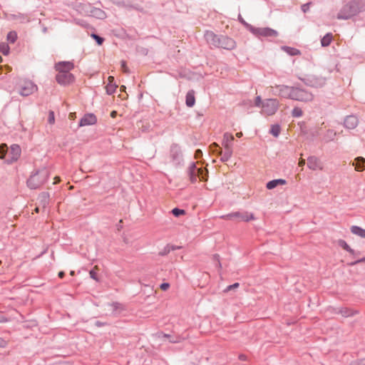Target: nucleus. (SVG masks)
Wrapping results in <instances>:
<instances>
[{
	"label": "nucleus",
	"instance_id": "obj_48",
	"mask_svg": "<svg viewBox=\"0 0 365 365\" xmlns=\"http://www.w3.org/2000/svg\"><path fill=\"white\" fill-rule=\"evenodd\" d=\"M262 103L261 98L259 96H257L255 99V105L257 106H259Z\"/></svg>",
	"mask_w": 365,
	"mask_h": 365
},
{
	"label": "nucleus",
	"instance_id": "obj_58",
	"mask_svg": "<svg viewBox=\"0 0 365 365\" xmlns=\"http://www.w3.org/2000/svg\"><path fill=\"white\" fill-rule=\"evenodd\" d=\"M64 274H65L64 272H62V271H61V272H58V277H59L60 278H63V277H64Z\"/></svg>",
	"mask_w": 365,
	"mask_h": 365
},
{
	"label": "nucleus",
	"instance_id": "obj_56",
	"mask_svg": "<svg viewBox=\"0 0 365 365\" xmlns=\"http://www.w3.org/2000/svg\"><path fill=\"white\" fill-rule=\"evenodd\" d=\"M308 5L307 4H304L302 6V9L303 10L304 12H306L307 10L308 9Z\"/></svg>",
	"mask_w": 365,
	"mask_h": 365
},
{
	"label": "nucleus",
	"instance_id": "obj_33",
	"mask_svg": "<svg viewBox=\"0 0 365 365\" xmlns=\"http://www.w3.org/2000/svg\"><path fill=\"white\" fill-rule=\"evenodd\" d=\"M303 114L302 110L299 107H295L293 108L292 111V115L293 117L298 118L301 117Z\"/></svg>",
	"mask_w": 365,
	"mask_h": 365
},
{
	"label": "nucleus",
	"instance_id": "obj_26",
	"mask_svg": "<svg viewBox=\"0 0 365 365\" xmlns=\"http://www.w3.org/2000/svg\"><path fill=\"white\" fill-rule=\"evenodd\" d=\"M117 87H118V86L115 83H108L106 86V93L108 95L113 94V93H115Z\"/></svg>",
	"mask_w": 365,
	"mask_h": 365
},
{
	"label": "nucleus",
	"instance_id": "obj_54",
	"mask_svg": "<svg viewBox=\"0 0 365 365\" xmlns=\"http://www.w3.org/2000/svg\"><path fill=\"white\" fill-rule=\"evenodd\" d=\"M305 165V160L300 159L299 161V166L303 167Z\"/></svg>",
	"mask_w": 365,
	"mask_h": 365
},
{
	"label": "nucleus",
	"instance_id": "obj_5",
	"mask_svg": "<svg viewBox=\"0 0 365 365\" xmlns=\"http://www.w3.org/2000/svg\"><path fill=\"white\" fill-rule=\"evenodd\" d=\"M16 83L19 93L22 96H28L33 94L38 89L37 86L28 79L17 78Z\"/></svg>",
	"mask_w": 365,
	"mask_h": 365
},
{
	"label": "nucleus",
	"instance_id": "obj_59",
	"mask_svg": "<svg viewBox=\"0 0 365 365\" xmlns=\"http://www.w3.org/2000/svg\"><path fill=\"white\" fill-rule=\"evenodd\" d=\"M236 136L237 138H241L242 136V132H238L236 133Z\"/></svg>",
	"mask_w": 365,
	"mask_h": 365
},
{
	"label": "nucleus",
	"instance_id": "obj_60",
	"mask_svg": "<svg viewBox=\"0 0 365 365\" xmlns=\"http://www.w3.org/2000/svg\"><path fill=\"white\" fill-rule=\"evenodd\" d=\"M203 324H205V325L206 324H208L210 323L211 321H207V320H205V321H202Z\"/></svg>",
	"mask_w": 365,
	"mask_h": 365
},
{
	"label": "nucleus",
	"instance_id": "obj_63",
	"mask_svg": "<svg viewBox=\"0 0 365 365\" xmlns=\"http://www.w3.org/2000/svg\"><path fill=\"white\" fill-rule=\"evenodd\" d=\"M70 274H71V276H73V275L75 274L74 271H71Z\"/></svg>",
	"mask_w": 365,
	"mask_h": 365
},
{
	"label": "nucleus",
	"instance_id": "obj_41",
	"mask_svg": "<svg viewBox=\"0 0 365 365\" xmlns=\"http://www.w3.org/2000/svg\"><path fill=\"white\" fill-rule=\"evenodd\" d=\"M91 36L97 41L98 45H101L103 42V38L96 34H92Z\"/></svg>",
	"mask_w": 365,
	"mask_h": 365
},
{
	"label": "nucleus",
	"instance_id": "obj_47",
	"mask_svg": "<svg viewBox=\"0 0 365 365\" xmlns=\"http://www.w3.org/2000/svg\"><path fill=\"white\" fill-rule=\"evenodd\" d=\"M202 155V153L200 150H197L195 153V158H199Z\"/></svg>",
	"mask_w": 365,
	"mask_h": 365
},
{
	"label": "nucleus",
	"instance_id": "obj_3",
	"mask_svg": "<svg viewBox=\"0 0 365 365\" xmlns=\"http://www.w3.org/2000/svg\"><path fill=\"white\" fill-rule=\"evenodd\" d=\"M48 176V171L43 168L29 178L27 181L28 186L31 189L38 188L47 181Z\"/></svg>",
	"mask_w": 365,
	"mask_h": 365
},
{
	"label": "nucleus",
	"instance_id": "obj_35",
	"mask_svg": "<svg viewBox=\"0 0 365 365\" xmlns=\"http://www.w3.org/2000/svg\"><path fill=\"white\" fill-rule=\"evenodd\" d=\"M234 140V136L229 133H225L223 135L224 143H231Z\"/></svg>",
	"mask_w": 365,
	"mask_h": 365
},
{
	"label": "nucleus",
	"instance_id": "obj_40",
	"mask_svg": "<svg viewBox=\"0 0 365 365\" xmlns=\"http://www.w3.org/2000/svg\"><path fill=\"white\" fill-rule=\"evenodd\" d=\"M212 259H213L214 261L216 262L217 267L219 269H221L222 268V264H221L220 259V255H217V254H215V255H213Z\"/></svg>",
	"mask_w": 365,
	"mask_h": 365
},
{
	"label": "nucleus",
	"instance_id": "obj_43",
	"mask_svg": "<svg viewBox=\"0 0 365 365\" xmlns=\"http://www.w3.org/2000/svg\"><path fill=\"white\" fill-rule=\"evenodd\" d=\"M240 286L239 283L236 282L232 285H230L228 287H227V288L225 289V292H229L232 289H236V288H238Z\"/></svg>",
	"mask_w": 365,
	"mask_h": 365
},
{
	"label": "nucleus",
	"instance_id": "obj_13",
	"mask_svg": "<svg viewBox=\"0 0 365 365\" xmlns=\"http://www.w3.org/2000/svg\"><path fill=\"white\" fill-rule=\"evenodd\" d=\"M97 123L96 116L92 113L86 114L80 120L79 126L93 125Z\"/></svg>",
	"mask_w": 365,
	"mask_h": 365
},
{
	"label": "nucleus",
	"instance_id": "obj_30",
	"mask_svg": "<svg viewBox=\"0 0 365 365\" xmlns=\"http://www.w3.org/2000/svg\"><path fill=\"white\" fill-rule=\"evenodd\" d=\"M232 149L226 150L225 153L221 158V160L222 162H227L232 156Z\"/></svg>",
	"mask_w": 365,
	"mask_h": 365
},
{
	"label": "nucleus",
	"instance_id": "obj_1",
	"mask_svg": "<svg viewBox=\"0 0 365 365\" xmlns=\"http://www.w3.org/2000/svg\"><path fill=\"white\" fill-rule=\"evenodd\" d=\"M276 88L278 90V95L282 98L304 103L311 102L314 99V95L311 92L298 87L279 85L276 86Z\"/></svg>",
	"mask_w": 365,
	"mask_h": 365
},
{
	"label": "nucleus",
	"instance_id": "obj_28",
	"mask_svg": "<svg viewBox=\"0 0 365 365\" xmlns=\"http://www.w3.org/2000/svg\"><path fill=\"white\" fill-rule=\"evenodd\" d=\"M280 133V127L279 125H273L271 127L270 133L274 137H277Z\"/></svg>",
	"mask_w": 365,
	"mask_h": 365
},
{
	"label": "nucleus",
	"instance_id": "obj_46",
	"mask_svg": "<svg viewBox=\"0 0 365 365\" xmlns=\"http://www.w3.org/2000/svg\"><path fill=\"white\" fill-rule=\"evenodd\" d=\"M95 325L97 327H101L107 325V322H103V321H96V323H95Z\"/></svg>",
	"mask_w": 365,
	"mask_h": 365
},
{
	"label": "nucleus",
	"instance_id": "obj_6",
	"mask_svg": "<svg viewBox=\"0 0 365 365\" xmlns=\"http://www.w3.org/2000/svg\"><path fill=\"white\" fill-rule=\"evenodd\" d=\"M249 29L254 35L259 37H277L278 36L277 31L268 27L258 28L250 26Z\"/></svg>",
	"mask_w": 365,
	"mask_h": 365
},
{
	"label": "nucleus",
	"instance_id": "obj_42",
	"mask_svg": "<svg viewBox=\"0 0 365 365\" xmlns=\"http://www.w3.org/2000/svg\"><path fill=\"white\" fill-rule=\"evenodd\" d=\"M120 65H121V69L122 71L125 73H129V69L126 66V63L125 61H121L120 62Z\"/></svg>",
	"mask_w": 365,
	"mask_h": 365
},
{
	"label": "nucleus",
	"instance_id": "obj_2",
	"mask_svg": "<svg viewBox=\"0 0 365 365\" xmlns=\"http://www.w3.org/2000/svg\"><path fill=\"white\" fill-rule=\"evenodd\" d=\"M364 9L365 5L362 3L356 1H351L343 7L338 14L337 18L339 19H348Z\"/></svg>",
	"mask_w": 365,
	"mask_h": 365
},
{
	"label": "nucleus",
	"instance_id": "obj_27",
	"mask_svg": "<svg viewBox=\"0 0 365 365\" xmlns=\"http://www.w3.org/2000/svg\"><path fill=\"white\" fill-rule=\"evenodd\" d=\"M218 145L216 143H213L210 145V149L212 153H217L218 155H222V150L218 148Z\"/></svg>",
	"mask_w": 365,
	"mask_h": 365
},
{
	"label": "nucleus",
	"instance_id": "obj_55",
	"mask_svg": "<svg viewBox=\"0 0 365 365\" xmlns=\"http://www.w3.org/2000/svg\"><path fill=\"white\" fill-rule=\"evenodd\" d=\"M61 181V179L59 177L56 176L54 178V182L53 184H57Z\"/></svg>",
	"mask_w": 365,
	"mask_h": 365
},
{
	"label": "nucleus",
	"instance_id": "obj_11",
	"mask_svg": "<svg viewBox=\"0 0 365 365\" xmlns=\"http://www.w3.org/2000/svg\"><path fill=\"white\" fill-rule=\"evenodd\" d=\"M74 68V65L71 61H61L55 65V69L58 73H70Z\"/></svg>",
	"mask_w": 365,
	"mask_h": 365
},
{
	"label": "nucleus",
	"instance_id": "obj_15",
	"mask_svg": "<svg viewBox=\"0 0 365 365\" xmlns=\"http://www.w3.org/2000/svg\"><path fill=\"white\" fill-rule=\"evenodd\" d=\"M336 313L340 315L341 317L349 318V317H358L357 311H354L348 308H339L336 310Z\"/></svg>",
	"mask_w": 365,
	"mask_h": 365
},
{
	"label": "nucleus",
	"instance_id": "obj_51",
	"mask_svg": "<svg viewBox=\"0 0 365 365\" xmlns=\"http://www.w3.org/2000/svg\"><path fill=\"white\" fill-rule=\"evenodd\" d=\"M76 113H71L68 115V118L71 120H74L76 118Z\"/></svg>",
	"mask_w": 365,
	"mask_h": 365
},
{
	"label": "nucleus",
	"instance_id": "obj_20",
	"mask_svg": "<svg viewBox=\"0 0 365 365\" xmlns=\"http://www.w3.org/2000/svg\"><path fill=\"white\" fill-rule=\"evenodd\" d=\"M351 232L354 235H356L361 238H365V230L360 227L355 225L352 226L351 227Z\"/></svg>",
	"mask_w": 365,
	"mask_h": 365
},
{
	"label": "nucleus",
	"instance_id": "obj_17",
	"mask_svg": "<svg viewBox=\"0 0 365 365\" xmlns=\"http://www.w3.org/2000/svg\"><path fill=\"white\" fill-rule=\"evenodd\" d=\"M358 124V119L354 115L347 116L344 120V125L349 129H354Z\"/></svg>",
	"mask_w": 365,
	"mask_h": 365
},
{
	"label": "nucleus",
	"instance_id": "obj_45",
	"mask_svg": "<svg viewBox=\"0 0 365 365\" xmlns=\"http://www.w3.org/2000/svg\"><path fill=\"white\" fill-rule=\"evenodd\" d=\"M170 287V284L169 283H163L160 284V288L163 290V291H166L169 289Z\"/></svg>",
	"mask_w": 365,
	"mask_h": 365
},
{
	"label": "nucleus",
	"instance_id": "obj_22",
	"mask_svg": "<svg viewBox=\"0 0 365 365\" xmlns=\"http://www.w3.org/2000/svg\"><path fill=\"white\" fill-rule=\"evenodd\" d=\"M282 50L290 56H297L300 54V51L298 49L292 47L282 46Z\"/></svg>",
	"mask_w": 365,
	"mask_h": 365
},
{
	"label": "nucleus",
	"instance_id": "obj_23",
	"mask_svg": "<svg viewBox=\"0 0 365 365\" xmlns=\"http://www.w3.org/2000/svg\"><path fill=\"white\" fill-rule=\"evenodd\" d=\"M338 245H339L341 247H342L344 250L347 251L351 255H354V251L353 249L350 247V246L344 240H339L337 242Z\"/></svg>",
	"mask_w": 365,
	"mask_h": 365
},
{
	"label": "nucleus",
	"instance_id": "obj_12",
	"mask_svg": "<svg viewBox=\"0 0 365 365\" xmlns=\"http://www.w3.org/2000/svg\"><path fill=\"white\" fill-rule=\"evenodd\" d=\"M307 166L312 170H322L324 167L319 158L311 156L307 160Z\"/></svg>",
	"mask_w": 365,
	"mask_h": 365
},
{
	"label": "nucleus",
	"instance_id": "obj_25",
	"mask_svg": "<svg viewBox=\"0 0 365 365\" xmlns=\"http://www.w3.org/2000/svg\"><path fill=\"white\" fill-rule=\"evenodd\" d=\"M255 219V217L254 215L252 213H250V212L242 213L241 217H240V220L242 221H245V222H248L250 220H253Z\"/></svg>",
	"mask_w": 365,
	"mask_h": 365
},
{
	"label": "nucleus",
	"instance_id": "obj_64",
	"mask_svg": "<svg viewBox=\"0 0 365 365\" xmlns=\"http://www.w3.org/2000/svg\"><path fill=\"white\" fill-rule=\"evenodd\" d=\"M35 212H37V213L39 212V209H38V207H36V208H35Z\"/></svg>",
	"mask_w": 365,
	"mask_h": 365
},
{
	"label": "nucleus",
	"instance_id": "obj_57",
	"mask_svg": "<svg viewBox=\"0 0 365 365\" xmlns=\"http://www.w3.org/2000/svg\"><path fill=\"white\" fill-rule=\"evenodd\" d=\"M117 115V112L115 110H113L111 113H110V116L111 118H115V116Z\"/></svg>",
	"mask_w": 365,
	"mask_h": 365
},
{
	"label": "nucleus",
	"instance_id": "obj_32",
	"mask_svg": "<svg viewBox=\"0 0 365 365\" xmlns=\"http://www.w3.org/2000/svg\"><path fill=\"white\" fill-rule=\"evenodd\" d=\"M17 38V34L15 31H10L7 34V41L10 43H14Z\"/></svg>",
	"mask_w": 365,
	"mask_h": 365
},
{
	"label": "nucleus",
	"instance_id": "obj_7",
	"mask_svg": "<svg viewBox=\"0 0 365 365\" xmlns=\"http://www.w3.org/2000/svg\"><path fill=\"white\" fill-rule=\"evenodd\" d=\"M262 107L263 113L272 115L277 112L279 108V101L277 99H267L262 103Z\"/></svg>",
	"mask_w": 365,
	"mask_h": 365
},
{
	"label": "nucleus",
	"instance_id": "obj_39",
	"mask_svg": "<svg viewBox=\"0 0 365 365\" xmlns=\"http://www.w3.org/2000/svg\"><path fill=\"white\" fill-rule=\"evenodd\" d=\"M350 365H365V359L354 360L351 362Z\"/></svg>",
	"mask_w": 365,
	"mask_h": 365
},
{
	"label": "nucleus",
	"instance_id": "obj_18",
	"mask_svg": "<svg viewBox=\"0 0 365 365\" xmlns=\"http://www.w3.org/2000/svg\"><path fill=\"white\" fill-rule=\"evenodd\" d=\"M287 183L285 180L283 179H277V180H273L267 183V188L269 190H272L274 187H276L278 185H284Z\"/></svg>",
	"mask_w": 365,
	"mask_h": 365
},
{
	"label": "nucleus",
	"instance_id": "obj_36",
	"mask_svg": "<svg viewBox=\"0 0 365 365\" xmlns=\"http://www.w3.org/2000/svg\"><path fill=\"white\" fill-rule=\"evenodd\" d=\"M48 122L49 124L53 125L55 123V116L53 111H49L48 116Z\"/></svg>",
	"mask_w": 365,
	"mask_h": 365
},
{
	"label": "nucleus",
	"instance_id": "obj_21",
	"mask_svg": "<svg viewBox=\"0 0 365 365\" xmlns=\"http://www.w3.org/2000/svg\"><path fill=\"white\" fill-rule=\"evenodd\" d=\"M195 102L194 92L192 91H189L186 95V105L188 107H192L195 105Z\"/></svg>",
	"mask_w": 365,
	"mask_h": 365
},
{
	"label": "nucleus",
	"instance_id": "obj_10",
	"mask_svg": "<svg viewBox=\"0 0 365 365\" xmlns=\"http://www.w3.org/2000/svg\"><path fill=\"white\" fill-rule=\"evenodd\" d=\"M236 46L235 41L227 36H220V43L217 48L224 49L232 50Z\"/></svg>",
	"mask_w": 365,
	"mask_h": 365
},
{
	"label": "nucleus",
	"instance_id": "obj_53",
	"mask_svg": "<svg viewBox=\"0 0 365 365\" xmlns=\"http://www.w3.org/2000/svg\"><path fill=\"white\" fill-rule=\"evenodd\" d=\"M108 83H114V77L113 76H108Z\"/></svg>",
	"mask_w": 365,
	"mask_h": 365
},
{
	"label": "nucleus",
	"instance_id": "obj_49",
	"mask_svg": "<svg viewBox=\"0 0 365 365\" xmlns=\"http://www.w3.org/2000/svg\"><path fill=\"white\" fill-rule=\"evenodd\" d=\"M6 344V341L2 338H0V347H4Z\"/></svg>",
	"mask_w": 365,
	"mask_h": 365
},
{
	"label": "nucleus",
	"instance_id": "obj_38",
	"mask_svg": "<svg viewBox=\"0 0 365 365\" xmlns=\"http://www.w3.org/2000/svg\"><path fill=\"white\" fill-rule=\"evenodd\" d=\"M241 215H242V213L235 212V213L230 214V215H228L227 216H225L223 217L225 219H227V220H232L234 217H239V218H240L241 217Z\"/></svg>",
	"mask_w": 365,
	"mask_h": 365
},
{
	"label": "nucleus",
	"instance_id": "obj_61",
	"mask_svg": "<svg viewBox=\"0 0 365 365\" xmlns=\"http://www.w3.org/2000/svg\"><path fill=\"white\" fill-rule=\"evenodd\" d=\"M297 321H289V322L287 323L288 325L294 324Z\"/></svg>",
	"mask_w": 365,
	"mask_h": 365
},
{
	"label": "nucleus",
	"instance_id": "obj_24",
	"mask_svg": "<svg viewBox=\"0 0 365 365\" xmlns=\"http://www.w3.org/2000/svg\"><path fill=\"white\" fill-rule=\"evenodd\" d=\"M331 41H332L331 34H327L321 40L322 46H327L331 43Z\"/></svg>",
	"mask_w": 365,
	"mask_h": 365
},
{
	"label": "nucleus",
	"instance_id": "obj_50",
	"mask_svg": "<svg viewBox=\"0 0 365 365\" xmlns=\"http://www.w3.org/2000/svg\"><path fill=\"white\" fill-rule=\"evenodd\" d=\"M225 150H229V149H231V145L230 144V143H222Z\"/></svg>",
	"mask_w": 365,
	"mask_h": 365
},
{
	"label": "nucleus",
	"instance_id": "obj_29",
	"mask_svg": "<svg viewBox=\"0 0 365 365\" xmlns=\"http://www.w3.org/2000/svg\"><path fill=\"white\" fill-rule=\"evenodd\" d=\"M0 52L4 55H8L9 53V46L6 43H0Z\"/></svg>",
	"mask_w": 365,
	"mask_h": 365
},
{
	"label": "nucleus",
	"instance_id": "obj_19",
	"mask_svg": "<svg viewBox=\"0 0 365 365\" xmlns=\"http://www.w3.org/2000/svg\"><path fill=\"white\" fill-rule=\"evenodd\" d=\"M355 169L357 171H362L365 169V159L361 157H359L355 159Z\"/></svg>",
	"mask_w": 365,
	"mask_h": 365
},
{
	"label": "nucleus",
	"instance_id": "obj_62",
	"mask_svg": "<svg viewBox=\"0 0 365 365\" xmlns=\"http://www.w3.org/2000/svg\"><path fill=\"white\" fill-rule=\"evenodd\" d=\"M125 86H120V91H125Z\"/></svg>",
	"mask_w": 365,
	"mask_h": 365
},
{
	"label": "nucleus",
	"instance_id": "obj_44",
	"mask_svg": "<svg viewBox=\"0 0 365 365\" xmlns=\"http://www.w3.org/2000/svg\"><path fill=\"white\" fill-rule=\"evenodd\" d=\"M95 14L98 16V18H101V19H103L106 16V14L105 13L100 10V9H98V10H96L95 11Z\"/></svg>",
	"mask_w": 365,
	"mask_h": 365
},
{
	"label": "nucleus",
	"instance_id": "obj_31",
	"mask_svg": "<svg viewBox=\"0 0 365 365\" xmlns=\"http://www.w3.org/2000/svg\"><path fill=\"white\" fill-rule=\"evenodd\" d=\"M98 267L97 265H96L93 269H91L89 272V274H90V277L93 279L94 280L96 281H98Z\"/></svg>",
	"mask_w": 365,
	"mask_h": 365
},
{
	"label": "nucleus",
	"instance_id": "obj_37",
	"mask_svg": "<svg viewBox=\"0 0 365 365\" xmlns=\"http://www.w3.org/2000/svg\"><path fill=\"white\" fill-rule=\"evenodd\" d=\"M172 213L175 216V217H179L182 215H184L185 214V211L183 210H180V209H178V208H174L173 210H172Z\"/></svg>",
	"mask_w": 365,
	"mask_h": 365
},
{
	"label": "nucleus",
	"instance_id": "obj_34",
	"mask_svg": "<svg viewBox=\"0 0 365 365\" xmlns=\"http://www.w3.org/2000/svg\"><path fill=\"white\" fill-rule=\"evenodd\" d=\"M8 151V148L6 144H1L0 145V159H4Z\"/></svg>",
	"mask_w": 365,
	"mask_h": 365
},
{
	"label": "nucleus",
	"instance_id": "obj_16",
	"mask_svg": "<svg viewBox=\"0 0 365 365\" xmlns=\"http://www.w3.org/2000/svg\"><path fill=\"white\" fill-rule=\"evenodd\" d=\"M305 83L312 87H319L324 84V81L322 78L310 76L306 78Z\"/></svg>",
	"mask_w": 365,
	"mask_h": 365
},
{
	"label": "nucleus",
	"instance_id": "obj_9",
	"mask_svg": "<svg viewBox=\"0 0 365 365\" xmlns=\"http://www.w3.org/2000/svg\"><path fill=\"white\" fill-rule=\"evenodd\" d=\"M56 79L59 84L66 86L72 83L75 80V77L71 73H58Z\"/></svg>",
	"mask_w": 365,
	"mask_h": 365
},
{
	"label": "nucleus",
	"instance_id": "obj_8",
	"mask_svg": "<svg viewBox=\"0 0 365 365\" xmlns=\"http://www.w3.org/2000/svg\"><path fill=\"white\" fill-rule=\"evenodd\" d=\"M21 149L17 144H13L10 146L9 150V157L6 160V163L8 164H12L16 162L21 157Z\"/></svg>",
	"mask_w": 365,
	"mask_h": 365
},
{
	"label": "nucleus",
	"instance_id": "obj_52",
	"mask_svg": "<svg viewBox=\"0 0 365 365\" xmlns=\"http://www.w3.org/2000/svg\"><path fill=\"white\" fill-rule=\"evenodd\" d=\"M239 359L241 360V361H246L247 360V356L245 355V354H240L239 355Z\"/></svg>",
	"mask_w": 365,
	"mask_h": 365
},
{
	"label": "nucleus",
	"instance_id": "obj_4",
	"mask_svg": "<svg viewBox=\"0 0 365 365\" xmlns=\"http://www.w3.org/2000/svg\"><path fill=\"white\" fill-rule=\"evenodd\" d=\"M187 173L192 183L197 182V179H199L200 181L207 180V170L202 167H197L195 163L190 165L188 168Z\"/></svg>",
	"mask_w": 365,
	"mask_h": 365
},
{
	"label": "nucleus",
	"instance_id": "obj_14",
	"mask_svg": "<svg viewBox=\"0 0 365 365\" xmlns=\"http://www.w3.org/2000/svg\"><path fill=\"white\" fill-rule=\"evenodd\" d=\"M205 38L208 43L210 45L218 47L220 40V36H217L212 31H206L205 34Z\"/></svg>",
	"mask_w": 365,
	"mask_h": 365
}]
</instances>
